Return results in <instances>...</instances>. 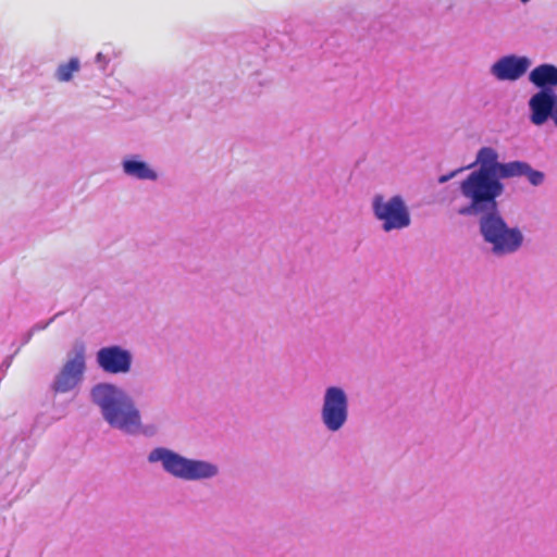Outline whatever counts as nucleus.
<instances>
[{"mask_svg": "<svg viewBox=\"0 0 557 557\" xmlns=\"http://www.w3.org/2000/svg\"><path fill=\"white\" fill-rule=\"evenodd\" d=\"M133 352L121 345L103 346L96 352V363L107 374H127L132 371Z\"/></svg>", "mask_w": 557, "mask_h": 557, "instance_id": "obj_8", "label": "nucleus"}, {"mask_svg": "<svg viewBox=\"0 0 557 557\" xmlns=\"http://www.w3.org/2000/svg\"><path fill=\"white\" fill-rule=\"evenodd\" d=\"M466 168H459V169H456L447 174H444V175H441L438 177V183L440 184H445L447 183L448 181H450L451 178H454L456 175H458L459 173H461L463 170H466Z\"/></svg>", "mask_w": 557, "mask_h": 557, "instance_id": "obj_16", "label": "nucleus"}, {"mask_svg": "<svg viewBox=\"0 0 557 557\" xmlns=\"http://www.w3.org/2000/svg\"><path fill=\"white\" fill-rule=\"evenodd\" d=\"M320 421L329 433L341 432L349 422L350 400L348 392L341 385H329L321 397Z\"/></svg>", "mask_w": 557, "mask_h": 557, "instance_id": "obj_5", "label": "nucleus"}, {"mask_svg": "<svg viewBox=\"0 0 557 557\" xmlns=\"http://www.w3.org/2000/svg\"><path fill=\"white\" fill-rule=\"evenodd\" d=\"M9 367H10V360H7V361H4V362L1 364L0 369H1V370H4V369H8Z\"/></svg>", "mask_w": 557, "mask_h": 557, "instance_id": "obj_18", "label": "nucleus"}, {"mask_svg": "<svg viewBox=\"0 0 557 557\" xmlns=\"http://www.w3.org/2000/svg\"><path fill=\"white\" fill-rule=\"evenodd\" d=\"M457 213L478 218L479 233L496 258L516 255L523 246L524 235L518 226H509L502 215L497 199L467 202Z\"/></svg>", "mask_w": 557, "mask_h": 557, "instance_id": "obj_1", "label": "nucleus"}, {"mask_svg": "<svg viewBox=\"0 0 557 557\" xmlns=\"http://www.w3.org/2000/svg\"><path fill=\"white\" fill-rule=\"evenodd\" d=\"M522 176L534 187L543 185L546 178L544 172L533 169L528 162L515 160L509 178Z\"/></svg>", "mask_w": 557, "mask_h": 557, "instance_id": "obj_13", "label": "nucleus"}, {"mask_svg": "<svg viewBox=\"0 0 557 557\" xmlns=\"http://www.w3.org/2000/svg\"><path fill=\"white\" fill-rule=\"evenodd\" d=\"M58 315H59V314H55L53 318H51L49 321H47V322H45V323H36V324L30 329V331H29V333H28V335H27V337H26V339H25V343H27V342L30 339V337H32V335H33V333H34V332H36V331H40V330H45V329H46V327H47V326H48V325L53 321V319H54L55 317H58Z\"/></svg>", "mask_w": 557, "mask_h": 557, "instance_id": "obj_15", "label": "nucleus"}, {"mask_svg": "<svg viewBox=\"0 0 557 557\" xmlns=\"http://www.w3.org/2000/svg\"><path fill=\"white\" fill-rule=\"evenodd\" d=\"M123 173L133 180L156 182L158 172L140 154H127L121 162Z\"/></svg>", "mask_w": 557, "mask_h": 557, "instance_id": "obj_11", "label": "nucleus"}, {"mask_svg": "<svg viewBox=\"0 0 557 557\" xmlns=\"http://www.w3.org/2000/svg\"><path fill=\"white\" fill-rule=\"evenodd\" d=\"M522 3H527L529 2L530 0H520Z\"/></svg>", "mask_w": 557, "mask_h": 557, "instance_id": "obj_19", "label": "nucleus"}, {"mask_svg": "<svg viewBox=\"0 0 557 557\" xmlns=\"http://www.w3.org/2000/svg\"><path fill=\"white\" fill-rule=\"evenodd\" d=\"M89 400L112 429L128 435L154 434L153 426L143 425L140 410L122 386L112 382H98L89 391Z\"/></svg>", "mask_w": 557, "mask_h": 557, "instance_id": "obj_2", "label": "nucleus"}, {"mask_svg": "<svg viewBox=\"0 0 557 557\" xmlns=\"http://www.w3.org/2000/svg\"><path fill=\"white\" fill-rule=\"evenodd\" d=\"M529 120L542 126L553 120L557 126V91L537 90L528 100Z\"/></svg>", "mask_w": 557, "mask_h": 557, "instance_id": "obj_9", "label": "nucleus"}, {"mask_svg": "<svg viewBox=\"0 0 557 557\" xmlns=\"http://www.w3.org/2000/svg\"><path fill=\"white\" fill-rule=\"evenodd\" d=\"M371 210L385 233L403 231L411 225L410 210L401 195L385 198L382 194H375L371 200Z\"/></svg>", "mask_w": 557, "mask_h": 557, "instance_id": "obj_6", "label": "nucleus"}, {"mask_svg": "<svg viewBox=\"0 0 557 557\" xmlns=\"http://www.w3.org/2000/svg\"><path fill=\"white\" fill-rule=\"evenodd\" d=\"M528 79L539 90L556 91L557 66L550 63H542L529 73Z\"/></svg>", "mask_w": 557, "mask_h": 557, "instance_id": "obj_12", "label": "nucleus"}, {"mask_svg": "<svg viewBox=\"0 0 557 557\" xmlns=\"http://www.w3.org/2000/svg\"><path fill=\"white\" fill-rule=\"evenodd\" d=\"M147 461L150 465L160 463L165 473L187 482L212 480L220 474L216 463L188 458L163 446L152 448L147 456Z\"/></svg>", "mask_w": 557, "mask_h": 557, "instance_id": "obj_4", "label": "nucleus"}, {"mask_svg": "<svg viewBox=\"0 0 557 557\" xmlns=\"http://www.w3.org/2000/svg\"><path fill=\"white\" fill-rule=\"evenodd\" d=\"M96 63L99 65V67L101 70H104L106 69V65L108 63V59L104 54H102L101 52L97 53L96 55Z\"/></svg>", "mask_w": 557, "mask_h": 557, "instance_id": "obj_17", "label": "nucleus"}, {"mask_svg": "<svg viewBox=\"0 0 557 557\" xmlns=\"http://www.w3.org/2000/svg\"><path fill=\"white\" fill-rule=\"evenodd\" d=\"M86 369L85 346L83 344L75 345L67 352L66 361L50 383V391L54 394H65L74 391L84 381Z\"/></svg>", "mask_w": 557, "mask_h": 557, "instance_id": "obj_7", "label": "nucleus"}, {"mask_svg": "<svg viewBox=\"0 0 557 557\" xmlns=\"http://www.w3.org/2000/svg\"><path fill=\"white\" fill-rule=\"evenodd\" d=\"M460 182L459 191L468 202L498 199L505 193L503 180L509 178L513 161L499 162L497 151L492 147H482L476 152L475 161L468 165L472 169Z\"/></svg>", "mask_w": 557, "mask_h": 557, "instance_id": "obj_3", "label": "nucleus"}, {"mask_svg": "<svg viewBox=\"0 0 557 557\" xmlns=\"http://www.w3.org/2000/svg\"><path fill=\"white\" fill-rule=\"evenodd\" d=\"M81 63L77 58H71L67 63H62L58 66L55 78L60 82H70L73 73L79 70Z\"/></svg>", "mask_w": 557, "mask_h": 557, "instance_id": "obj_14", "label": "nucleus"}, {"mask_svg": "<svg viewBox=\"0 0 557 557\" xmlns=\"http://www.w3.org/2000/svg\"><path fill=\"white\" fill-rule=\"evenodd\" d=\"M532 65L527 55L506 54L497 59L490 67V74L499 82H517Z\"/></svg>", "mask_w": 557, "mask_h": 557, "instance_id": "obj_10", "label": "nucleus"}]
</instances>
